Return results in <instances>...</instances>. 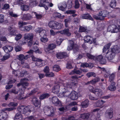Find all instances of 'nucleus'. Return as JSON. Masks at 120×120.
Returning <instances> with one entry per match:
<instances>
[{"mask_svg":"<svg viewBox=\"0 0 120 120\" xmlns=\"http://www.w3.org/2000/svg\"><path fill=\"white\" fill-rule=\"evenodd\" d=\"M17 109L19 112L17 113L15 117V120H22L23 117L21 113L25 115H28L31 112V111L27 107L21 105Z\"/></svg>","mask_w":120,"mask_h":120,"instance_id":"f257e3e1","label":"nucleus"},{"mask_svg":"<svg viewBox=\"0 0 120 120\" xmlns=\"http://www.w3.org/2000/svg\"><path fill=\"white\" fill-rule=\"evenodd\" d=\"M119 52L118 49L113 48L111 49L110 51L108 50L105 56L108 60H112L115 56V53H118Z\"/></svg>","mask_w":120,"mask_h":120,"instance_id":"f03ea898","label":"nucleus"},{"mask_svg":"<svg viewBox=\"0 0 120 120\" xmlns=\"http://www.w3.org/2000/svg\"><path fill=\"white\" fill-rule=\"evenodd\" d=\"M84 75L82 74L81 76L78 77L76 75L72 76L71 77L72 82L67 84L68 85L67 87L72 89L73 87L77 86L78 82V78H81Z\"/></svg>","mask_w":120,"mask_h":120,"instance_id":"7ed1b4c3","label":"nucleus"},{"mask_svg":"<svg viewBox=\"0 0 120 120\" xmlns=\"http://www.w3.org/2000/svg\"><path fill=\"white\" fill-rule=\"evenodd\" d=\"M13 110L12 108H5L0 112V120H5L8 116L7 113L5 111H10Z\"/></svg>","mask_w":120,"mask_h":120,"instance_id":"20e7f679","label":"nucleus"},{"mask_svg":"<svg viewBox=\"0 0 120 120\" xmlns=\"http://www.w3.org/2000/svg\"><path fill=\"white\" fill-rule=\"evenodd\" d=\"M38 91V89L36 88H34L32 90L31 92L27 94L24 97V94L23 92V94L20 93L19 94L20 96L19 97V100H21L22 99H24L28 97H29L30 96L36 93Z\"/></svg>","mask_w":120,"mask_h":120,"instance_id":"39448f33","label":"nucleus"},{"mask_svg":"<svg viewBox=\"0 0 120 120\" xmlns=\"http://www.w3.org/2000/svg\"><path fill=\"white\" fill-rule=\"evenodd\" d=\"M72 49L75 52H76L78 50V48L76 45H75L73 41H70L69 45L68 46L67 48V50L68 51H70Z\"/></svg>","mask_w":120,"mask_h":120,"instance_id":"423d86ee","label":"nucleus"},{"mask_svg":"<svg viewBox=\"0 0 120 120\" xmlns=\"http://www.w3.org/2000/svg\"><path fill=\"white\" fill-rule=\"evenodd\" d=\"M52 101L55 106L58 107H61L62 106L61 102L56 97H54L52 98Z\"/></svg>","mask_w":120,"mask_h":120,"instance_id":"0eeeda50","label":"nucleus"},{"mask_svg":"<svg viewBox=\"0 0 120 120\" xmlns=\"http://www.w3.org/2000/svg\"><path fill=\"white\" fill-rule=\"evenodd\" d=\"M107 30L108 31L113 33L117 32L119 31L117 27L114 25L109 26L107 28Z\"/></svg>","mask_w":120,"mask_h":120,"instance_id":"6e6552de","label":"nucleus"},{"mask_svg":"<svg viewBox=\"0 0 120 120\" xmlns=\"http://www.w3.org/2000/svg\"><path fill=\"white\" fill-rule=\"evenodd\" d=\"M60 82L57 81V80L55 82V84H57L53 87L52 89L53 92L55 94H57L59 91L60 85L59 83Z\"/></svg>","mask_w":120,"mask_h":120,"instance_id":"1a4fd4ad","label":"nucleus"},{"mask_svg":"<svg viewBox=\"0 0 120 120\" xmlns=\"http://www.w3.org/2000/svg\"><path fill=\"white\" fill-rule=\"evenodd\" d=\"M84 40L85 42L89 43L90 44L93 43L94 44L96 43L95 40L90 36H85L84 38Z\"/></svg>","mask_w":120,"mask_h":120,"instance_id":"9d476101","label":"nucleus"},{"mask_svg":"<svg viewBox=\"0 0 120 120\" xmlns=\"http://www.w3.org/2000/svg\"><path fill=\"white\" fill-rule=\"evenodd\" d=\"M56 47V45L54 43H51L49 44L48 46L44 47V50L46 52H48L49 51L53 49Z\"/></svg>","mask_w":120,"mask_h":120,"instance_id":"9b49d317","label":"nucleus"},{"mask_svg":"<svg viewBox=\"0 0 120 120\" xmlns=\"http://www.w3.org/2000/svg\"><path fill=\"white\" fill-rule=\"evenodd\" d=\"M49 3L47 2V0H41L38 6L41 7H44L46 10H47L48 9Z\"/></svg>","mask_w":120,"mask_h":120,"instance_id":"f8f14e48","label":"nucleus"},{"mask_svg":"<svg viewBox=\"0 0 120 120\" xmlns=\"http://www.w3.org/2000/svg\"><path fill=\"white\" fill-rule=\"evenodd\" d=\"M109 12L106 10H103L100 11L99 12V15L101 16L102 20L104 19L105 17L108 16L109 14Z\"/></svg>","mask_w":120,"mask_h":120,"instance_id":"ddd939ff","label":"nucleus"},{"mask_svg":"<svg viewBox=\"0 0 120 120\" xmlns=\"http://www.w3.org/2000/svg\"><path fill=\"white\" fill-rule=\"evenodd\" d=\"M56 57L58 59H62L68 57V55L66 52L57 53L56 54Z\"/></svg>","mask_w":120,"mask_h":120,"instance_id":"4468645a","label":"nucleus"},{"mask_svg":"<svg viewBox=\"0 0 120 120\" xmlns=\"http://www.w3.org/2000/svg\"><path fill=\"white\" fill-rule=\"evenodd\" d=\"M105 102V101L102 100H99L94 103V106L95 107H100V108H102L104 106L103 105Z\"/></svg>","mask_w":120,"mask_h":120,"instance_id":"2eb2a0df","label":"nucleus"},{"mask_svg":"<svg viewBox=\"0 0 120 120\" xmlns=\"http://www.w3.org/2000/svg\"><path fill=\"white\" fill-rule=\"evenodd\" d=\"M95 60L98 61L100 64H105L106 63V60L103 58V56L101 55L97 56L95 58Z\"/></svg>","mask_w":120,"mask_h":120,"instance_id":"dca6fc26","label":"nucleus"},{"mask_svg":"<svg viewBox=\"0 0 120 120\" xmlns=\"http://www.w3.org/2000/svg\"><path fill=\"white\" fill-rule=\"evenodd\" d=\"M69 97L71 100H76L78 98V93L75 91H72L70 94Z\"/></svg>","mask_w":120,"mask_h":120,"instance_id":"f3484780","label":"nucleus"},{"mask_svg":"<svg viewBox=\"0 0 120 120\" xmlns=\"http://www.w3.org/2000/svg\"><path fill=\"white\" fill-rule=\"evenodd\" d=\"M34 34L32 33H26L24 35V38L25 40H27L33 39Z\"/></svg>","mask_w":120,"mask_h":120,"instance_id":"a211bd4d","label":"nucleus"},{"mask_svg":"<svg viewBox=\"0 0 120 120\" xmlns=\"http://www.w3.org/2000/svg\"><path fill=\"white\" fill-rule=\"evenodd\" d=\"M93 93L97 97H100L102 95L101 90L98 88L95 89Z\"/></svg>","mask_w":120,"mask_h":120,"instance_id":"6ab92c4d","label":"nucleus"},{"mask_svg":"<svg viewBox=\"0 0 120 120\" xmlns=\"http://www.w3.org/2000/svg\"><path fill=\"white\" fill-rule=\"evenodd\" d=\"M3 48L5 52L9 53V52L12 51L13 48L11 46L6 45L4 46Z\"/></svg>","mask_w":120,"mask_h":120,"instance_id":"aec40b11","label":"nucleus"},{"mask_svg":"<svg viewBox=\"0 0 120 120\" xmlns=\"http://www.w3.org/2000/svg\"><path fill=\"white\" fill-rule=\"evenodd\" d=\"M32 102L36 107H38L39 104L38 99L35 96L33 97Z\"/></svg>","mask_w":120,"mask_h":120,"instance_id":"412c9836","label":"nucleus"},{"mask_svg":"<svg viewBox=\"0 0 120 120\" xmlns=\"http://www.w3.org/2000/svg\"><path fill=\"white\" fill-rule=\"evenodd\" d=\"M56 21L54 20H51L49 22V26L51 28L55 29L56 24Z\"/></svg>","mask_w":120,"mask_h":120,"instance_id":"4be33fe9","label":"nucleus"},{"mask_svg":"<svg viewBox=\"0 0 120 120\" xmlns=\"http://www.w3.org/2000/svg\"><path fill=\"white\" fill-rule=\"evenodd\" d=\"M100 78L98 77H97L95 79H93L90 81L86 83V84H90L93 85L96 83L97 82L100 81Z\"/></svg>","mask_w":120,"mask_h":120,"instance_id":"5701e85b","label":"nucleus"},{"mask_svg":"<svg viewBox=\"0 0 120 120\" xmlns=\"http://www.w3.org/2000/svg\"><path fill=\"white\" fill-rule=\"evenodd\" d=\"M32 17L31 15L29 13L24 14L22 17V19L23 20H27L31 19Z\"/></svg>","mask_w":120,"mask_h":120,"instance_id":"b1692460","label":"nucleus"},{"mask_svg":"<svg viewBox=\"0 0 120 120\" xmlns=\"http://www.w3.org/2000/svg\"><path fill=\"white\" fill-rule=\"evenodd\" d=\"M47 108L49 110H50V113L49 114H47V116L49 117L53 116L55 114V109L52 106H48Z\"/></svg>","mask_w":120,"mask_h":120,"instance_id":"393cba45","label":"nucleus"},{"mask_svg":"<svg viewBox=\"0 0 120 120\" xmlns=\"http://www.w3.org/2000/svg\"><path fill=\"white\" fill-rule=\"evenodd\" d=\"M89 101L88 99H86L81 103V105L82 108H86L87 107L89 104Z\"/></svg>","mask_w":120,"mask_h":120,"instance_id":"a878e982","label":"nucleus"},{"mask_svg":"<svg viewBox=\"0 0 120 120\" xmlns=\"http://www.w3.org/2000/svg\"><path fill=\"white\" fill-rule=\"evenodd\" d=\"M50 96V94L47 93H45L41 94L39 98L41 100L48 98Z\"/></svg>","mask_w":120,"mask_h":120,"instance_id":"bb28decb","label":"nucleus"},{"mask_svg":"<svg viewBox=\"0 0 120 120\" xmlns=\"http://www.w3.org/2000/svg\"><path fill=\"white\" fill-rule=\"evenodd\" d=\"M82 18L83 19H89L92 21L94 20L91 16L88 13L83 14L82 16Z\"/></svg>","mask_w":120,"mask_h":120,"instance_id":"cd10ccee","label":"nucleus"},{"mask_svg":"<svg viewBox=\"0 0 120 120\" xmlns=\"http://www.w3.org/2000/svg\"><path fill=\"white\" fill-rule=\"evenodd\" d=\"M81 66L83 68L88 67L90 68H92L93 67V64L92 63H90L89 64L85 63L82 64Z\"/></svg>","mask_w":120,"mask_h":120,"instance_id":"c85d7f7f","label":"nucleus"},{"mask_svg":"<svg viewBox=\"0 0 120 120\" xmlns=\"http://www.w3.org/2000/svg\"><path fill=\"white\" fill-rule=\"evenodd\" d=\"M32 58L33 61H36L35 63V64L37 66H38L39 65L38 64L39 63V62H41L43 61V60L41 59L37 58L34 57V56H33L32 57Z\"/></svg>","mask_w":120,"mask_h":120,"instance_id":"c756f323","label":"nucleus"},{"mask_svg":"<svg viewBox=\"0 0 120 120\" xmlns=\"http://www.w3.org/2000/svg\"><path fill=\"white\" fill-rule=\"evenodd\" d=\"M115 85L116 83L115 82H112L109 86V90L111 91H113L115 90L116 89Z\"/></svg>","mask_w":120,"mask_h":120,"instance_id":"7c9ffc66","label":"nucleus"},{"mask_svg":"<svg viewBox=\"0 0 120 120\" xmlns=\"http://www.w3.org/2000/svg\"><path fill=\"white\" fill-rule=\"evenodd\" d=\"M32 27L31 25L25 26L21 28V30L23 31H29L32 28Z\"/></svg>","mask_w":120,"mask_h":120,"instance_id":"2f4dec72","label":"nucleus"},{"mask_svg":"<svg viewBox=\"0 0 120 120\" xmlns=\"http://www.w3.org/2000/svg\"><path fill=\"white\" fill-rule=\"evenodd\" d=\"M90 114L89 113H84L81 114L80 115L81 118L83 119L87 120L90 116Z\"/></svg>","mask_w":120,"mask_h":120,"instance_id":"473e14b6","label":"nucleus"},{"mask_svg":"<svg viewBox=\"0 0 120 120\" xmlns=\"http://www.w3.org/2000/svg\"><path fill=\"white\" fill-rule=\"evenodd\" d=\"M108 110L109 109L107 110L106 116L108 118L111 119L113 116V111H109Z\"/></svg>","mask_w":120,"mask_h":120,"instance_id":"72a5a7b5","label":"nucleus"},{"mask_svg":"<svg viewBox=\"0 0 120 120\" xmlns=\"http://www.w3.org/2000/svg\"><path fill=\"white\" fill-rule=\"evenodd\" d=\"M10 34L12 35H16V34H18V32L15 29H13L12 28L10 27Z\"/></svg>","mask_w":120,"mask_h":120,"instance_id":"f704fd0d","label":"nucleus"},{"mask_svg":"<svg viewBox=\"0 0 120 120\" xmlns=\"http://www.w3.org/2000/svg\"><path fill=\"white\" fill-rule=\"evenodd\" d=\"M21 8L23 11H27L29 10L30 7L28 5H23L21 6Z\"/></svg>","mask_w":120,"mask_h":120,"instance_id":"c9c22d12","label":"nucleus"},{"mask_svg":"<svg viewBox=\"0 0 120 120\" xmlns=\"http://www.w3.org/2000/svg\"><path fill=\"white\" fill-rule=\"evenodd\" d=\"M111 45V44L109 43L105 45L102 49V52H105L110 47Z\"/></svg>","mask_w":120,"mask_h":120,"instance_id":"e433bc0d","label":"nucleus"},{"mask_svg":"<svg viewBox=\"0 0 120 120\" xmlns=\"http://www.w3.org/2000/svg\"><path fill=\"white\" fill-rule=\"evenodd\" d=\"M37 4V1L33 0H30V1L29 5L31 8H33L34 6H36Z\"/></svg>","mask_w":120,"mask_h":120,"instance_id":"4c0bfd02","label":"nucleus"},{"mask_svg":"<svg viewBox=\"0 0 120 120\" xmlns=\"http://www.w3.org/2000/svg\"><path fill=\"white\" fill-rule=\"evenodd\" d=\"M56 26L55 30H59L61 29L63 26V24L61 23H59L56 22Z\"/></svg>","mask_w":120,"mask_h":120,"instance_id":"58836bf2","label":"nucleus"},{"mask_svg":"<svg viewBox=\"0 0 120 120\" xmlns=\"http://www.w3.org/2000/svg\"><path fill=\"white\" fill-rule=\"evenodd\" d=\"M116 2L115 0H112L110 4V5L112 8H114L116 5Z\"/></svg>","mask_w":120,"mask_h":120,"instance_id":"ea45409f","label":"nucleus"},{"mask_svg":"<svg viewBox=\"0 0 120 120\" xmlns=\"http://www.w3.org/2000/svg\"><path fill=\"white\" fill-rule=\"evenodd\" d=\"M64 34L68 36H70L71 34L69 32V30L68 29H64L63 30Z\"/></svg>","mask_w":120,"mask_h":120,"instance_id":"a19ab883","label":"nucleus"},{"mask_svg":"<svg viewBox=\"0 0 120 120\" xmlns=\"http://www.w3.org/2000/svg\"><path fill=\"white\" fill-rule=\"evenodd\" d=\"M71 73L72 74L75 73L79 75H80L82 74V71L79 70L74 69L73 71H72L71 72Z\"/></svg>","mask_w":120,"mask_h":120,"instance_id":"79ce46f5","label":"nucleus"},{"mask_svg":"<svg viewBox=\"0 0 120 120\" xmlns=\"http://www.w3.org/2000/svg\"><path fill=\"white\" fill-rule=\"evenodd\" d=\"M53 70L55 71L58 72L61 70L60 66L58 65H54L53 67Z\"/></svg>","mask_w":120,"mask_h":120,"instance_id":"37998d69","label":"nucleus"},{"mask_svg":"<svg viewBox=\"0 0 120 120\" xmlns=\"http://www.w3.org/2000/svg\"><path fill=\"white\" fill-rule=\"evenodd\" d=\"M18 57L19 59L21 61V64H24V62L23 61V60L25 58L24 55L22 54H20L19 55Z\"/></svg>","mask_w":120,"mask_h":120,"instance_id":"c03bdc74","label":"nucleus"},{"mask_svg":"<svg viewBox=\"0 0 120 120\" xmlns=\"http://www.w3.org/2000/svg\"><path fill=\"white\" fill-rule=\"evenodd\" d=\"M45 76L47 77H54L55 76L54 74L52 72H48L46 73L45 74Z\"/></svg>","mask_w":120,"mask_h":120,"instance_id":"a18cd8bd","label":"nucleus"},{"mask_svg":"<svg viewBox=\"0 0 120 120\" xmlns=\"http://www.w3.org/2000/svg\"><path fill=\"white\" fill-rule=\"evenodd\" d=\"M29 85V83L22 81V88H24V90H25L27 88L26 87L28 86Z\"/></svg>","mask_w":120,"mask_h":120,"instance_id":"49530a36","label":"nucleus"},{"mask_svg":"<svg viewBox=\"0 0 120 120\" xmlns=\"http://www.w3.org/2000/svg\"><path fill=\"white\" fill-rule=\"evenodd\" d=\"M26 22H22V21H19L18 23V25L20 29L21 30V28L22 27H23L24 26H23L26 25Z\"/></svg>","mask_w":120,"mask_h":120,"instance_id":"de8ad7c7","label":"nucleus"},{"mask_svg":"<svg viewBox=\"0 0 120 120\" xmlns=\"http://www.w3.org/2000/svg\"><path fill=\"white\" fill-rule=\"evenodd\" d=\"M86 55L87 58L89 59H93L94 58V56L90 53H86Z\"/></svg>","mask_w":120,"mask_h":120,"instance_id":"09e8293b","label":"nucleus"},{"mask_svg":"<svg viewBox=\"0 0 120 120\" xmlns=\"http://www.w3.org/2000/svg\"><path fill=\"white\" fill-rule=\"evenodd\" d=\"M16 37H15V39L16 41H18L20 39H21L22 37V35L20 34H16V35H15Z\"/></svg>","mask_w":120,"mask_h":120,"instance_id":"8fccbe9b","label":"nucleus"},{"mask_svg":"<svg viewBox=\"0 0 120 120\" xmlns=\"http://www.w3.org/2000/svg\"><path fill=\"white\" fill-rule=\"evenodd\" d=\"M64 6L61 5L59 7V8L60 10L63 11H64L66 10V8L67 7V4L66 3H64V4L63 5Z\"/></svg>","mask_w":120,"mask_h":120,"instance_id":"3c124183","label":"nucleus"},{"mask_svg":"<svg viewBox=\"0 0 120 120\" xmlns=\"http://www.w3.org/2000/svg\"><path fill=\"white\" fill-rule=\"evenodd\" d=\"M10 56V55L9 53H7L5 56H4L2 58V60H6L9 58Z\"/></svg>","mask_w":120,"mask_h":120,"instance_id":"603ef678","label":"nucleus"},{"mask_svg":"<svg viewBox=\"0 0 120 120\" xmlns=\"http://www.w3.org/2000/svg\"><path fill=\"white\" fill-rule=\"evenodd\" d=\"M86 28L83 27L81 26H80L79 28V31L80 32H85L86 30Z\"/></svg>","mask_w":120,"mask_h":120,"instance_id":"864d4df0","label":"nucleus"},{"mask_svg":"<svg viewBox=\"0 0 120 120\" xmlns=\"http://www.w3.org/2000/svg\"><path fill=\"white\" fill-rule=\"evenodd\" d=\"M80 6V4L79 1L78 0H76L75 1V9L78 8Z\"/></svg>","mask_w":120,"mask_h":120,"instance_id":"5fc2aeb1","label":"nucleus"},{"mask_svg":"<svg viewBox=\"0 0 120 120\" xmlns=\"http://www.w3.org/2000/svg\"><path fill=\"white\" fill-rule=\"evenodd\" d=\"M89 97L90 99L92 100H96L98 99V98H96L91 94L89 95Z\"/></svg>","mask_w":120,"mask_h":120,"instance_id":"6e6d98bb","label":"nucleus"},{"mask_svg":"<svg viewBox=\"0 0 120 120\" xmlns=\"http://www.w3.org/2000/svg\"><path fill=\"white\" fill-rule=\"evenodd\" d=\"M99 15V14L98 15L97 14L96 15H94L93 16V17L96 20H102V18Z\"/></svg>","mask_w":120,"mask_h":120,"instance_id":"4d7b16f0","label":"nucleus"},{"mask_svg":"<svg viewBox=\"0 0 120 120\" xmlns=\"http://www.w3.org/2000/svg\"><path fill=\"white\" fill-rule=\"evenodd\" d=\"M66 67L68 69H71L73 68L71 63L70 62L68 61L66 66Z\"/></svg>","mask_w":120,"mask_h":120,"instance_id":"13d9d810","label":"nucleus"},{"mask_svg":"<svg viewBox=\"0 0 120 120\" xmlns=\"http://www.w3.org/2000/svg\"><path fill=\"white\" fill-rule=\"evenodd\" d=\"M43 71L45 73H47L48 72H49V67L48 66H46L45 67L43 70Z\"/></svg>","mask_w":120,"mask_h":120,"instance_id":"bf43d9fd","label":"nucleus"},{"mask_svg":"<svg viewBox=\"0 0 120 120\" xmlns=\"http://www.w3.org/2000/svg\"><path fill=\"white\" fill-rule=\"evenodd\" d=\"M76 12L75 10H69L67 11H66V13L67 14H71L75 13Z\"/></svg>","mask_w":120,"mask_h":120,"instance_id":"052dcab7","label":"nucleus"},{"mask_svg":"<svg viewBox=\"0 0 120 120\" xmlns=\"http://www.w3.org/2000/svg\"><path fill=\"white\" fill-rule=\"evenodd\" d=\"M40 40L41 42L45 43L47 42L48 40L47 38H44V37L41 38Z\"/></svg>","mask_w":120,"mask_h":120,"instance_id":"680f3d73","label":"nucleus"},{"mask_svg":"<svg viewBox=\"0 0 120 120\" xmlns=\"http://www.w3.org/2000/svg\"><path fill=\"white\" fill-rule=\"evenodd\" d=\"M115 75L114 74H112L109 77V80L110 81H113L114 79Z\"/></svg>","mask_w":120,"mask_h":120,"instance_id":"e2e57ef3","label":"nucleus"},{"mask_svg":"<svg viewBox=\"0 0 120 120\" xmlns=\"http://www.w3.org/2000/svg\"><path fill=\"white\" fill-rule=\"evenodd\" d=\"M9 8V4H5L2 8L3 9H8Z\"/></svg>","mask_w":120,"mask_h":120,"instance_id":"0e129e2a","label":"nucleus"},{"mask_svg":"<svg viewBox=\"0 0 120 120\" xmlns=\"http://www.w3.org/2000/svg\"><path fill=\"white\" fill-rule=\"evenodd\" d=\"M88 89L92 93L94 91L95 89L94 87L91 86H90L88 87Z\"/></svg>","mask_w":120,"mask_h":120,"instance_id":"69168bd1","label":"nucleus"},{"mask_svg":"<svg viewBox=\"0 0 120 120\" xmlns=\"http://www.w3.org/2000/svg\"><path fill=\"white\" fill-rule=\"evenodd\" d=\"M29 41H28L27 43V45L29 47H31L32 45L33 44V40H29Z\"/></svg>","mask_w":120,"mask_h":120,"instance_id":"338daca9","label":"nucleus"},{"mask_svg":"<svg viewBox=\"0 0 120 120\" xmlns=\"http://www.w3.org/2000/svg\"><path fill=\"white\" fill-rule=\"evenodd\" d=\"M38 75L39 78L40 79L43 78L45 76V75L43 74L38 73Z\"/></svg>","mask_w":120,"mask_h":120,"instance_id":"774afa93","label":"nucleus"}]
</instances>
